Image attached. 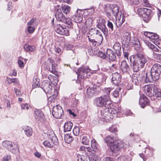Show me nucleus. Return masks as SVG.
I'll list each match as a JSON object with an SVG mask.
<instances>
[{"label": "nucleus", "instance_id": "obj_1", "mask_svg": "<svg viewBox=\"0 0 161 161\" xmlns=\"http://www.w3.org/2000/svg\"><path fill=\"white\" fill-rule=\"evenodd\" d=\"M105 12L107 14L108 17L113 15L116 17L115 24L118 27L120 26L125 20L123 17L121 18L120 17V18H119V8L115 4L107 5L105 8Z\"/></svg>", "mask_w": 161, "mask_h": 161}, {"label": "nucleus", "instance_id": "obj_17", "mask_svg": "<svg viewBox=\"0 0 161 161\" xmlns=\"http://www.w3.org/2000/svg\"><path fill=\"white\" fill-rule=\"evenodd\" d=\"M2 145L6 148H7L10 151H12L14 147L15 144L14 143L8 141H5L3 142Z\"/></svg>", "mask_w": 161, "mask_h": 161}, {"label": "nucleus", "instance_id": "obj_9", "mask_svg": "<svg viewBox=\"0 0 161 161\" xmlns=\"http://www.w3.org/2000/svg\"><path fill=\"white\" fill-rule=\"evenodd\" d=\"M140 15L144 18V20L148 21L150 19V14L151 10L146 8H142L140 9Z\"/></svg>", "mask_w": 161, "mask_h": 161}, {"label": "nucleus", "instance_id": "obj_49", "mask_svg": "<svg viewBox=\"0 0 161 161\" xmlns=\"http://www.w3.org/2000/svg\"><path fill=\"white\" fill-rule=\"evenodd\" d=\"M35 27L30 25H27V31L29 33H32L35 30Z\"/></svg>", "mask_w": 161, "mask_h": 161}, {"label": "nucleus", "instance_id": "obj_63", "mask_svg": "<svg viewBox=\"0 0 161 161\" xmlns=\"http://www.w3.org/2000/svg\"><path fill=\"white\" fill-rule=\"evenodd\" d=\"M153 33L150 32L145 31L144 32V35L147 37L151 39V36L153 35Z\"/></svg>", "mask_w": 161, "mask_h": 161}, {"label": "nucleus", "instance_id": "obj_15", "mask_svg": "<svg viewBox=\"0 0 161 161\" xmlns=\"http://www.w3.org/2000/svg\"><path fill=\"white\" fill-rule=\"evenodd\" d=\"M121 79L120 74L117 72H115L112 75V82L115 85L118 86L120 83Z\"/></svg>", "mask_w": 161, "mask_h": 161}, {"label": "nucleus", "instance_id": "obj_5", "mask_svg": "<svg viewBox=\"0 0 161 161\" xmlns=\"http://www.w3.org/2000/svg\"><path fill=\"white\" fill-rule=\"evenodd\" d=\"M137 60L133 63V69L134 72H137L143 68L148 60L147 57L140 53H137Z\"/></svg>", "mask_w": 161, "mask_h": 161}, {"label": "nucleus", "instance_id": "obj_48", "mask_svg": "<svg viewBox=\"0 0 161 161\" xmlns=\"http://www.w3.org/2000/svg\"><path fill=\"white\" fill-rule=\"evenodd\" d=\"M120 89L121 88L120 87L117 88L114 92H113V95L114 97H117L119 96V91Z\"/></svg>", "mask_w": 161, "mask_h": 161}, {"label": "nucleus", "instance_id": "obj_39", "mask_svg": "<svg viewBox=\"0 0 161 161\" xmlns=\"http://www.w3.org/2000/svg\"><path fill=\"white\" fill-rule=\"evenodd\" d=\"M77 157L78 161H88L87 158L86 156L78 154Z\"/></svg>", "mask_w": 161, "mask_h": 161}, {"label": "nucleus", "instance_id": "obj_51", "mask_svg": "<svg viewBox=\"0 0 161 161\" xmlns=\"http://www.w3.org/2000/svg\"><path fill=\"white\" fill-rule=\"evenodd\" d=\"M21 108L23 110H28L30 107V106L27 103H25L21 104Z\"/></svg>", "mask_w": 161, "mask_h": 161}, {"label": "nucleus", "instance_id": "obj_45", "mask_svg": "<svg viewBox=\"0 0 161 161\" xmlns=\"http://www.w3.org/2000/svg\"><path fill=\"white\" fill-rule=\"evenodd\" d=\"M80 132V129L78 127H75L73 130V133L76 136H78L79 135Z\"/></svg>", "mask_w": 161, "mask_h": 161}, {"label": "nucleus", "instance_id": "obj_37", "mask_svg": "<svg viewBox=\"0 0 161 161\" xmlns=\"http://www.w3.org/2000/svg\"><path fill=\"white\" fill-rule=\"evenodd\" d=\"M91 145L92 147L94 149H97L98 147V144L94 139H93L91 141Z\"/></svg>", "mask_w": 161, "mask_h": 161}, {"label": "nucleus", "instance_id": "obj_52", "mask_svg": "<svg viewBox=\"0 0 161 161\" xmlns=\"http://www.w3.org/2000/svg\"><path fill=\"white\" fill-rule=\"evenodd\" d=\"M97 39V45H100L101 44L103 40V36H96Z\"/></svg>", "mask_w": 161, "mask_h": 161}, {"label": "nucleus", "instance_id": "obj_58", "mask_svg": "<svg viewBox=\"0 0 161 161\" xmlns=\"http://www.w3.org/2000/svg\"><path fill=\"white\" fill-rule=\"evenodd\" d=\"M93 19L91 18H89L86 21V25L88 24L89 26L91 25L92 24Z\"/></svg>", "mask_w": 161, "mask_h": 161}, {"label": "nucleus", "instance_id": "obj_25", "mask_svg": "<svg viewBox=\"0 0 161 161\" xmlns=\"http://www.w3.org/2000/svg\"><path fill=\"white\" fill-rule=\"evenodd\" d=\"M77 74L78 77L81 79H85L87 78V75L84 74V72L80 68L78 69L76 73Z\"/></svg>", "mask_w": 161, "mask_h": 161}, {"label": "nucleus", "instance_id": "obj_44", "mask_svg": "<svg viewBox=\"0 0 161 161\" xmlns=\"http://www.w3.org/2000/svg\"><path fill=\"white\" fill-rule=\"evenodd\" d=\"M158 36L156 33H153L152 35L151 36L150 40L154 43V41H157L158 39Z\"/></svg>", "mask_w": 161, "mask_h": 161}, {"label": "nucleus", "instance_id": "obj_14", "mask_svg": "<svg viewBox=\"0 0 161 161\" xmlns=\"http://www.w3.org/2000/svg\"><path fill=\"white\" fill-rule=\"evenodd\" d=\"M58 8L55 14V17L56 19L58 21L65 22V17L63 13L61 12V10L59 6H58Z\"/></svg>", "mask_w": 161, "mask_h": 161}, {"label": "nucleus", "instance_id": "obj_21", "mask_svg": "<svg viewBox=\"0 0 161 161\" xmlns=\"http://www.w3.org/2000/svg\"><path fill=\"white\" fill-rule=\"evenodd\" d=\"M120 68L123 73L128 72L130 70V67L125 61L121 62Z\"/></svg>", "mask_w": 161, "mask_h": 161}, {"label": "nucleus", "instance_id": "obj_36", "mask_svg": "<svg viewBox=\"0 0 161 161\" xmlns=\"http://www.w3.org/2000/svg\"><path fill=\"white\" fill-rule=\"evenodd\" d=\"M61 8L62 11L64 13L66 14H67L69 13V11L70 10V8L69 6L67 5H62L61 7Z\"/></svg>", "mask_w": 161, "mask_h": 161}, {"label": "nucleus", "instance_id": "obj_19", "mask_svg": "<svg viewBox=\"0 0 161 161\" xmlns=\"http://www.w3.org/2000/svg\"><path fill=\"white\" fill-rule=\"evenodd\" d=\"M106 54L107 56V58L111 61L115 60L116 58V54L111 49H108L106 51Z\"/></svg>", "mask_w": 161, "mask_h": 161}, {"label": "nucleus", "instance_id": "obj_32", "mask_svg": "<svg viewBox=\"0 0 161 161\" xmlns=\"http://www.w3.org/2000/svg\"><path fill=\"white\" fill-rule=\"evenodd\" d=\"M145 44L149 48L151 49L153 51L158 52L159 49L156 47L154 45L151 44L149 42H146Z\"/></svg>", "mask_w": 161, "mask_h": 161}, {"label": "nucleus", "instance_id": "obj_26", "mask_svg": "<svg viewBox=\"0 0 161 161\" xmlns=\"http://www.w3.org/2000/svg\"><path fill=\"white\" fill-rule=\"evenodd\" d=\"M24 130L26 135L28 137L32 136L33 133V130L31 128L28 126L24 128Z\"/></svg>", "mask_w": 161, "mask_h": 161}, {"label": "nucleus", "instance_id": "obj_11", "mask_svg": "<svg viewBox=\"0 0 161 161\" xmlns=\"http://www.w3.org/2000/svg\"><path fill=\"white\" fill-rule=\"evenodd\" d=\"M105 21L104 19L100 18L97 26L105 34H106L108 33V30L105 26Z\"/></svg>", "mask_w": 161, "mask_h": 161}, {"label": "nucleus", "instance_id": "obj_59", "mask_svg": "<svg viewBox=\"0 0 161 161\" xmlns=\"http://www.w3.org/2000/svg\"><path fill=\"white\" fill-rule=\"evenodd\" d=\"M109 130L110 132H115L117 131V129L115 126L113 125L109 128Z\"/></svg>", "mask_w": 161, "mask_h": 161}, {"label": "nucleus", "instance_id": "obj_56", "mask_svg": "<svg viewBox=\"0 0 161 161\" xmlns=\"http://www.w3.org/2000/svg\"><path fill=\"white\" fill-rule=\"evenodd\" d=\"M98 31L95 28L91 29L89 31V34L96 35Z\"/></svg>", "mask_w": 161, "mask_h": 161}, {"label": "nucleus", "instance_id": "obj_27", "mask_svg": "<svg viewBox=\"0 0 161 161\" xmlns=\"http://www.w3.org/2000/svg\"><path fill=\"white\" fill-rule=\"evenodd\" d=\"M24 48L25 50L27 52H33L36 49V47L34 46H30L28 44H25L24 46Z\"/></svg>", "mask_w": 161, "mask_h": 161}, {"label": "nucleus", "instance_id": "obj_57", "mask_svg": "<svg viewBox=\"0 0 161 161\" xmlns=\"http://www.w3.org/2000/svg\"><path fill=\"white\" fill-rule=\"evenodd\" d=\"M154 57L157 60H161V53H153Z\"/></svg>", "mask_w": 161, "mask_h": 161}, {"label": "nucleus", "instance_id": "obj_7", "mask_svg": "<svg viewBox=\"0 0 161 161\" xmlns=\"http://www.w3.org/2000/svg\"><path fill=\"white\" fill-rule=\"evenodd\" d=\"M63 114L62 108L59 105L54 106L52 110V114L53 117L56 118L60 119Z\"/></svg>", "mask_w": 161, "mask_h": 161}, {"label": "nucleus", "instance_id": "obj_35", "mask_svg": "<svg viewBox=\"0 0 161 161\" xmlns=\"http://www.w3.org/2000/svg\"><path fill=\"white\" fill-rule=\"evenodd\" d=\"M89 159L90 161H100L101 158L95 155H91Z\"/></svg>", "mask_w": 161, "mask_h": 161}, {"label": "nucleus", "instance_id": "obj_43", "mask_svg": "<svg viewBox=\"0 0 161 161\" xmlns=\"http://www.w3.org/2000/svg\"><path fill=\"white\" fill-rule=\"evenodd\" d=\"M43 144L46 147L51 148L53 147V143L47 140L43 142Z\"/></svg>", "mask_w": 161, "mask_h": 161}, {"label": "nucleus", "instance_id": "obj_24", "mask_svg": "<svg viewBox=\"0 0 161 161\" xmlns=\"http://www.w3.org/2000/svg\"><path fill=\"white\" fill-rule=\"evenodd\" d=\"M73 124L70 121H68L64 124V132L70 131L72 129Z\"/></svg>", "mask_w": 161, "mask_h": 161}, {"label": "nucleus", "instance_id": "obj_50", "mask_svg": "<svg viewBox=\"0 0 161 161\" xmlns=\"http://www.w3.org/2000/svg\"><path fill=\"white\" fill-rule=\"evenodd\" d=\"M98 56L103 59H106L108 56H107V54H105L104 53L101 51L99 52L98 53Z\"/></svg>", "mask_w": 161, "mask_h": 161}, {"label": "nucleus", "instance_id": "obj_18", "mask_svg": "<svg viewBox=\"0 0 161 161\" xmlns=\"http://www.w3.org/2000/svg\"><path fill=\"white\" fill-rule=\"evenodd\" d=\"M148 103V100L147 97L144 95L141 96L139 101V103L141 107L143 108Z\"/></svg>", "mask_w": 161, "mask_h": 161}, {"label": "nucleus", "instance_id": "obj_30", "mask_svg": "<svg viewBox=\"0 0 161 161\" xmlns=\"http://www.w3.org/2000/svg\"><path fill=\"white\" fill-rule=\"evenodd\" d=\"M158 97L161 98V89L158 88L155 86L154 90L153 95Z\"/></svg>", "mask_w": 161, "mask_h": 161}, {"label": "nucleus", "instance_id": "obj_38", "mask_svg": "<svg viewBox=\"0 0 161 161\" xmlns=\"http://www.w3.org/2000/svg\"><path fill=\"white\" fill-rule=\"evenodd\" d=\"M6 80L9 84L12 83H14L15 84H17L19 82L18 79L17 78H9L7 77Z\"/></svg>", "mask_w": 161, "mask_h": 161}, {"label": "nucleus", "instance_id": "obj_2", "mask_svg": "<svg viewBox=\"0 0 161 161\" xmlns=\"http://www.w3.org/2000/svg\"><path fill=\"white\" fill-rule=\"evenodd\" d=\"M161 74V65L158 64H155L153 65L150 72L146 73L145 81L146 82H151L158 80Z\"/></svg>", "mask_w": 161, "mask_h": 161}, {"label": "nucleus", "instance_id": "obj_3", "mask_svg": "<svg viewBox=\"0 0 161 161\" xmlns=\"http://www.w3.org/2000/svg\"><path fill=\"white\" fill-rule=\"evenodd\" d=\"M105 140L113 152H116L120 149L125 147L124 143L119 140H115L113 137L110 136L107 137Z\"/></svg>", "mask_w": 161, "mask_h": 161}, {"label": "nucleus", "instance_id": "obj_62", "mask_svg": "<svg viewBox=\"0 0 161 161\" xmlns=\"http://www.w3.org/2000/svg\"><path fill=\"white\" fill-rule=\"evenodd\" d=\"M112 89L110 88H104V91L105 93L106 94V95H108L109 94Z\"/></svg>", "mask_w": 161, "mask_h": 161}, {"label": "nucleus", "instance_id": "obj_41", "mask_svg": "<svg viewBox=\"0 0 161 161\" xmlns=\"http://www.w3.org/2000/svg\"><path fill=\"white\" fill-rule=\"evenodd\" d=\"M131 158L129 157H126L124 156L119 157L118 159V161H131Z\"/></svg>", "mask_w": 161, "mask_h": 161}, {"label": "nucleus", "instance_id": "obj_20", "mask_svg": "<svg viewBox=\"0 0 161 161\" xmlns=\"http://www.w3.org/2000/svg\"><path fill=\"white\" fill-rule=\"evenodd\" d=\"M48 60L52 64L51 69L50 68L49 70L52 73L55 74L57 72L56 68L57 67V64L55 63L54 59L51 58H49Z\"/></svg>", "mask_w": 161, "mask_h": 161}, {"label": "nucleus", "instance_id": "obj_8", "mask_svg": "<svg viewBox=\"0 0 161 161\" xmlns=\"http://www.w3.org/2000/svg\"><path fill=\"white\" fill-rule=\"evenodd\" d=\"M109 108H103L100 112L101 118L103 119V121L109 122L112 120V117H110L108 112Z\"/></svg>", "mask_w": 161, "mask_h": 161}, {"label": "nucleus", "instance_id": "obj_12", "mask_svg": "<svg viewBox=\"0 0 161 161\" xmlns=\"http://www.w3.org/2000/svg\"><path fill=\"white\" fill-rule=\"evenodd\" d=\"M55 30L57 33L60 35L66 36L69 35V31L68 29L63 27L60 25H57Z\"/></svg>", "mask_w": 161, "mask_h": 161}, {"label": "nucleus", "instance_id": "obj_60", "mask_svg": "<svg viewBox=\"0 0 161 161\" xmlns=\"http://www.w3.org/2000/svg\"><path fill=\"white\" fill-rule=\"evenodd\" d=\"M88 40L89 41L92 42L93 45L94 46H98L99 45H97V42L94 39H91V38L88 37Z\"/></svg>", "mask_w": 161, "mask_h": 161}, {"label": "nucleus", "instance_id": "obj_23", "mask_svg": "<svg viewBox=\"0 0 161 161\" xmlns=\"http://www.w3.org/2000/svg\"><path fill=\"white\" fill-rule=\"evenodd\" d=\"M35 118L38 121H41L42 118L43 116V114L40 110L38 109H36L35 111Z\"/></svg>", "mask_w": 161, "mask_h": 161}, {"label": "nucleus", "instance_id": "obj_4", "mask_svg": "<svg viewBox=\"0 0 161 161\" xmlns=\"http://www.w3.org/2000/svg\"><path fill=\"white\" fill-rule=\"evenodd\" d=\"M95 103L97 107H102L103 108H111L113 105L109 96L105 95L96 98Z\"/></svg>", "mask_w": 161, "mask_h": 161}, {"label": "nucleus", "instance_id": "obj_61", "mask_svg": "<svg viewBox=\"0 0 161 161\" xmlns=\"http://www.w3.org/2000/svg\"><path fill=\"white\" fill-rule=\"evenodd\" d=\"M65 22H63L67 24L68 25H69L70 27L71 26V25L72 24V22L71 21V20H70L69 19L65 18Z\"/></svg>", "mask_w": 161, "mask_h": 161}, {"label": "nucleus", "instance_id": "obj_31", "mask_svg": "<svg viewBox=\"0 0 161 161\" xmlns=\"http://www.w3.org/2000/svg\"><path fill=\"white\" fill-rule=\"evenodd\" d=\"M64 139L66 142L68 143L71 142L73 140V138L70 134H66Z\"/></svg>", "mask_w": 161, "mask_h": 161}, {"label": "nucleus", "instance_id": "obj_64", "mask_svg": "<svg viewBox=\"0 0 161 161\" xmlns=\"http://www.w3.org/2000/svg\"><path fill=\"white\" fill-rule=\"evenodd\" d=\"M103 161H114L113 159L110 157H107L103 159Z\"/></svg>", "mask_w": 161, "mask_h": 161}, {"label": "nucleus", "instance_id": "obj_55", "mask_svg": "<svg viewBox=\"0 0 161 161\" xmlns=\"http://www.w3.org/2000/svg\"><path fill=\"white\" fill-rule=\"evenodd\" d=\"M130 43L133 45H139L140 42L137 38H135L133 40H132L131 41Z\"/></svg>", "mask_w": 161, "mask_h": 161}, {"label": "nucleus", "instance_id": "obj_47", "mask_svg": "<svg viewBox=\"0 0 161 161\" xmlns=\"http://www.w3.org/2000/svg\"><path fill=\"white\" fill-rule=\"evenodd\" d=\"M80 68L84 71V74L87 75V74L90 72V69L87 66H82Z\"/></svg>", "mask_w": 161, "mask_h": 161}, {"label": "nucleus", "instance_id": "obj_53", "mask_svg": "<svg viewBox=\"0 0 161 161\" xmlns=\"http://www.w3.org/2000/svg\"><path fill=\"white\" fill-rule=\"evenodd\" d=\"M51 142L53 143V145L54 144L56 145L58 143V139L55 136H53L51 138Z\"/></svg>", "mask_w": 161, "mask_h": 161}, {"label": "nucleus", "instance_id": "obj_40", "mask_svg": "<svg viewBox=\"0 0 161 161\" xmlns=\"http://www.w3.org/2000/svg\"><path fill=\"white\" fill-rule=\"evenodd\" d=\"M113 48L116 52H119L121 49L120 45L119 43H116L114 45Z\"/></svg>", "mask_w": 161, "mask_h": 161}, {"label": "nucleus", "instance_id": "obj_29", "mask_svg": "<svg viewBox=\"0 0 161 161\" xmlns=\"http://www.w3.org/2000/svg\"><path fill=\"white\" fill-rule=\"evenodd\" d=\"M95 91V90L92 88H87L86 90V93L88 97L89 98L92 97L94 95Z\"/></svg>", "mask_w": 161, "mask_h": 161}, {"label": "nucleus", "instance_id": "obj_6", "mask_svg": "<svg viewBox=\"0 0 161 161\" xmlns=\"http://www.w3.org/2000/svg\"><path fill=\"white\" fill-rule=\"evenodd\" d=\"M108 112L109 113L110 116L112 117V119L113 118L121 117L124 113L123 111L120 108H119L118 111H117L114 108H109Z\"/></svg>", "mask_w": 161, "mask_h": 161}, {"label": "nucleus", "instance_id": "obj_10", "mask_svg": "<svg viewBox=\"0 0 161 161\" xmlns=\"http://www.w3.org/2000/svg\"><path fill=\"white\" fill-rule=\"evenodd\" d=\"M155 88L154 85H147L144 87L143 90L147 96L151 97L153 95Z\"/></svg>", "mask_w": 161, "mask_h": 161}, {"label": "nucleus", "instance_id": "obj_33", "mask_svg": "<svg viewBox=\"0 0 161 161\" xmlns=\"http://www.w3.org/2000/svg\"><path fill=\"white\" fill-rule=\"evenodd\" d=\"M27 25H30L36 27L38 25V23L36 19L33 18L27 23Z\"/></svg>", "mask_w": 161, "mask_h": 161}, {"label": "nucleus", "instance_id": "obj_16", "mask_svg": "<svg viewBox=\"0 0 161 161\" xmlns=\"http://www.w3.org/2000/svg\"><path fill=\"white\" fill-rule=\"evenodd\" d=\"M131 37L130 34L128 32H125L121 37L122 43L127 45L130 43Z\"/></svg>", "mask_w": 161, "mask_h": 161}, {"label": "nucleus", "instance_id": "obj_28", "mask_svg": "<svg viewBox=\"0 0 161 161\" xmlns=\"http://www.w3.org/2000/svg\"><path fill=\"white\" fill-rule=\"evenodd\" d=\"M72 19L76 23H80L82 21L83 18L78 13L74 15L72 17Z\"/></svg>", "mask_w": 161, "mask_h": 161}, {"label": "nucleus", "instance_id": "obj_46", "mask_svg": "<svg viewBox=\"0 0 161 161\" xmlns=\"http://www.w3.org/2000/svg\"><path fill=\"white\" fill-rule=\"evenodd\" d=\"M81 141L82 143L85 145H88L89 142V140L86 136H84L82 138Z\"/></svg>", "mask_w": 161, "mask_h": 161}, {"label": "nucleus", "instance_id": "obj_54", "mask_svg": "<svg viewBox=\"0 0 161 161\" xmlns=\"http://www.w3.org/2000/svg\"><path fill=\"white\" fill-rule=\"evenodd\" d=\"M154 43L158 47L161 49V40L158 39L157 41H154Z\"/></svg>", "mask_w": 161, "mask_h": 161}, {"label": "nucleus", "instance_id": "obj_34", "mask_svg": "<svg viewBox=\"0 0 161 161\" xmlns=\"http://www.w3.org/2000/svg\"><path fill=\"white\" fill-rule=\"evenodd\" d=\"M40 86V83L39 82V79L37 78H34L33 80L32 87L33 88L39 87Z\"/></svg>", "mask_w": 161, "mask_h": 161}, {"label": "nucleus", "instance_id": "obj_13", "mask_svg": "<svg viewBox=\"0 0 161 161\" xmlns=\"http://www.w3.org/2000/svg\"><path fill=\"white\" fill-rule=\"evenodd\" d=\"M42 88L44 92L47 94H51L52 91V86L50 82H47L44 81L42 83Z\"/></svg>", "mask_w": 161, "mask_h": 161}, {"label": "nucleus", "instance_id": "obj_22", "mask_svg": "<svg viewBox=\"0 0 161 161\" xmlns=\"http://www.w3.org/2000/svg\"><path fill=\"white\" fill-rule=\"evenodd\" d=\"M142 79L141 78L140 75L139 74H133L132 76V81L136 85L139 83V81H141Z\"/></svg>", "mask_w": 161, "mask_h": 161}, {"label": "nucleus", "instance_id": "obj_42", "mask_svg": "<svg viewBox=\"0 0 161 161\" xmlns=\"http://www.w3.org/2000/svg\"><path fill=\"white\" fill-rule=\"evenodd\" d=\"M80 150L87 153V152H90L91 151V148L89 147H86L85 146H81L80 147Z\"/></svg>", "mask_w": 161, "mask_h": 161}]
</instances>
